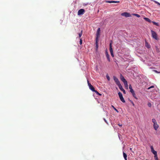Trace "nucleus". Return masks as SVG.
Here are the masks:
<instances>
[{
  "label": "nucleus",
  "instance_id": "1",
  "mask_svg": "<svg viewBox=\"0 0 160 160\" xmlns=\"http://www.w3.org/2000/svg\"><path fill=\"white\" fill-rule=\"evenodd\" d=\"M152 37L156 40H158V35L156 33L152 30H151Z\"/></svg>",
  "mask_w": 160,
  "mask_h": 160
},
{
  "label": "nucleus",
  "instance_id": "2",
  "mask_svg": "<svg viewBox=\"0 0 160 160\" xmlns=\"http://www.w3.org/2000/svg\"><path fill=\"white\" fill-rule=\"evenodd\" d=\"M118 94L119 96V98L121 100V101L125 103V101L123 98L122 95V93L120 92H119L118 93Z\"/></svg>",
  "mask_w": 160,
  "mask_h": 160
},
{
  "label": "nucleus",
  "instance_id": "3",
  "mask_svg": "<svg viewBox=\"0 0 160 160\" xmlns=\"http://www.w3.org/2000/svg\"><path fill=\"white\" fill-rule=\"evenodd\" d=\"M113 79L115 82H116V84L118 86H119L120 85H121L119 80L115 76H114Z\"/></svg>",
  "mask_w": 160,
  "mask_h": 160
},
{
  "label": "nucleus",
  "instance_id": "4",
  "mask_svg": "<svg viewBox=\"0 0 160 160\" xmlns=\"http://www.w3.org/2000/svg\"><path fill=\"white\" fill-rule=\"evenodd\" d=\"M85 12V11L83 9H81L78 10V15L83 14Z\"/></svg>",
  "mask_w": 160,
  "mask_h": 160
},
{
  "label": "nucleus",
  "instance_id": "5",
  "mask_svg": "<svg viewBox=\"0 0 160 160\" xmlns=\"http://www.w3.org/2000/svg\"><path fill=\"white\" fill-rule=\"evenodd\" d=\"M121 15L122 16H124L126 17H131V15L128 12H124L123 13H122L121 14Z\"/></svg>",
  "mask_w": 160,
  "mask_h": 160
},
{
  "label": "nucleus",
  "instance_id": "6",
  "mask_svg": "<svg viewBox=\"0 0 160 160\" xmlns=\"http://www.w3.org/2000/svg\"><path fill=\"white\" fill-rule=\"evenodd\" d=\"M100 28H98L97 32V34H96V39L98 40V38L100 37Z\"/></svg>",
  "mask_w": 160,
  "mask_h": 160
},
{
  "label": "nucleus",
  "instance_id": "7",
  "mask_svg": "<svg viewBox=\"0 0 160 160\" xmlns=\"http://www.w3.org/2000/svg\"><path fill=\"white\" fill-rule=\"evenodd\" d=\"M118 87L120 89L121 91H122L124 94H125L126 93L125 91L123 88L122 86L121 85H120L119 86H118Z\"/></svg>",
  "mask_w": 160,
  "mask_h": 160
},
{
  "label": "nucleus",
  "instance_id": "8",
  "mask_svg": "<svg viewBox=\"0 0 160 160\" xmlns=\"http://www.w3.org/2000/svg\"><path fill=\"white\" fill-rule=\"evenodd\" d=\"M120 78L121 80L123 82H125L127 81L124 78V77L122 75V74H121L120 75Z\"/></svg>",
  "mask_w": 160,
  "mask_h": 160
},
{
  "label": "nucleus",
  "instance_id": "9",
  "mask_svg": "<svg viewBox=\"0 0 160 160\" xmlns=\"http://www.w3.org/2000/svg\"><path fill=\"white\" fill-rule=\"evenodd\" d=\"M151 152H152V153L154 154V155H155V154H157V152L156 151H155L154 149H153V147L152 146H151Z\"/></svg>",
  "mask_w": 160,
  "mask_h": 160
},
{
  "label": "nucleus",
  "instance_id": "10",
  "mask_svg": "<svg viewBox=\"0 0 160 160\" xmlns=\"http://www.w3.org/2000/svg\"><path fill=\"white\" fill-rule=\"evenodd\" d=\"M98 40L97 39H96V50H98Z\"/></svg>",
  "mask_w": 160,
  "mask_h": 160
},
{
  "label": "nucleus",
  "instance_id": "11",
  "mask_svg": "<svg viewBox=\"0 0 160 160\" xmlns=\"http://www.w3.org/2000/svg\"><path fill=\"white\" fill-rule=\"evenodd\" d=\"M106 57L108 59V61L110 62V58H109V55L108 54V52H106Z\"/></svg>",
  "mask_w": 160,
  "mask_h": 160
},
{
  "label": "nucleus",
  "instance_id": "12",
  "mask_svg": "<svg viewBox=\"0 0 160 160\" xmlns=\"http://www.w3.org/2000/svg\"><path fill=\"white\" fill-rule=\"evenodd\" d=\"M154 128L155 130H157L158 127V125L157 124V123L154 124H153Z\"/></svg>",
  "mask_w": 160,
  "mask_h": 160
},
{
  "label": "nucleus",
  "instance_id": "13",
  "mask_svg": "<svg viewBox=\"0 0 160 160\" xmlns=\"http://www.w3.org/2000/svg\"><path fill=\"white\" fill-rule=\"evenodd\" d=\"M144 19L146 21L150 23H151L152 22V21L149 18H144Z\"/></svg>",
  "mask_w": 160,
  "mask_h": 160
},
{
  "label": "nucleus",
  "instance_id": "14",
  "mask_svg": "<svg viewBox=\"0 0 160 160\" xmlns=\"http://www.w3.org/2000/svg\"><path fill=\"white\" fill-rule=\"evenodd\" d=\"M109 47H110L109 49H110V52H113L112 48V43H110V45H109Z\"/></svg>",
  "mask_w": 160,
  "mask_h": 160
},
{
  "label": "nucleus",
  "instance_id": "15",
  "mask_svg": "<svg viewBox=\"0 0 160 160\" xmlns=\"http://www.w3.org/2000/svg\"><path fill=\"white\" fill-rule=\"evenodd\" d=\"M123 157L125 159V160H127V154L124 152H123Z\"/></svg>",
  "mask_w": 160,
  "mask_h": 160
},
{
  "label": "nucleus",
  "instance_id": "16",
  "mask_svg": "<svg viewBox=\"0 0 160 160\" xmlns=\"http://www.w3.org/2000/svg\"><path fill=\"white\" fill-rule=\"evenodd\" d=\"M125 87L127 89H128V82L127 81H126L125 82H123Z\"/></svg>",
  "mask_w": 160,
  "mask_h": 160
},
{
  "label": "nucleus",
  "instance_id": "17",
  "mask_svg": "<svg viewBox=\"0 0 160 160\" xmlns=\"http://www.w3.org/2000/svg\"><path fill=\"white\" fill-rule=\"evenodd\" d=\"M145 46L148 48H150V46L149 45L147 42H145Z\"/></svg>",
  "mask_w": 160,
  "mask_h": 160
},
{
  "label": "nucleus",
  "instance_id": "18",
  "mask_svg": "<svg viewBox=\"0 0 160 160\" xmlns=\"http://www.w3.org/2000/svg\"><path fill=\"white\" fill-rule=\"evenodd\" d=\"M89 89L92 91H93L95 90L94 88L92 85L90 86V87H89Z\"/></svg>",
  "mask_w": 160,
  "mask_h": 160
},
{
  "label": "nucleus",
  "instance_id": "19",
  "mask_svg": "<svg viewBox=\"0 0 160 160\" xmlns=\"http://www.w3.org/2000/svg\"><path fill=\"white\" fill-rule=\"evenodd\" d=\"M93 92H95L96 93V94L97 95H100V96L101 95V94L99 93L97 91H96V90H95Z\"/></svg>",
  "mask_w": 160,
  "mask_h": 160
},
{
  "label": "nucleus",
  "instance_id": "20",
  "mask_svg": "<svg viewBox=\"0 0 160 160\" xmlns=\"http://www.w3.org/2000/svg\"><path fill=\"white\" fill-rule=\"evenodd\" d=\"M82 30L81 31V32H80V33H78L79 38H80L82 36Z\"/></svg>",
  "mask_w": 160,
  "mask_h": 160
},
{
  "label": "nucleus",
  "instance_id": "21",
  "mask_svg": "<svg viewBox=\"0 0 160 160\" xmlns=\"http://www.w3.org/2000/svg\"><path fill=\"white\" fill-rule=\"evenodd\" d=\"M154 158L155 160H158L157 154L154 155Z\"/></svg>",
  "mask_w": 160,
  "mask_h": 160
},
{
  "label": "nucleus",
  "instance_id": "22",
  "mask_svg": "<svg viewBox=\"0 0 160 160\" xmlns=\"http://www.w3.org/2000/svg\"><path fill=\"white\" fill-rule=\"evenodd\" d=\"M132 15L135 16H136L137 17L139 18L140 17V16L137 14H133Z\"/></svg>",
  "mask_w": 160,
  "mask_h": 160
},
{
  "label": "nucleus",
  "instance_id": "23",
  "mask_svg": "<svg viewBox=\"0 0 160 160\" xmlns=\"http://www.w3.org/2000/svg\"><path fill=\"white\" fill-rule=\"evenodd\" d=\"M132 94L133 96L136 99H137V98L136 97V95L135 94V92H133V93H132Z\"/></svg>",
  "mask_w": 160,
  "mask_h": 160
},
{
  "label": "nucleus",
  "instance_id": "24",
  "mask_svg": "<svg viewBox=\"0 0 160 160\" xmlns=\"http://www.w3.org/2000/svg\"><path fill=\"white\" fill-rule=\"evenodd\" d=\"M152 122L153 123V124H155L157 123L155 119H152Z\"/></svg>",
  "mask_w": 160,
  "mask_h": 160
},
{
  "label": "nucleus",
  "instance_id": "25",
  "mask_svg": "<svg viewBox=\"0 0 160 160\" xmlns=\"http://www.w3.org/2000/svg\"><path fill=\"white\" fill-rule=\"evenodd\" d=\"M151 22H152L153 24L154 25H156V26H158V24L157 22H156L154 21H152Z\"/></svg>",
  "mask_w": 160,
  "mask_h": 160
},
{
  "label": "nucleus",
  "instance_id": "26",
  "mask_svg": "<svg viewBox=\"0 0 160 160\" xmlns=\"http://www.w3.org/2000/svg\"><path fill=\"white\" fill-rule=\"evenodd\" d=\"M106 77L108 81H109L110 80V77L108 74L106 75Z\"/></svg>",
  "mask_w": 160,
  "mask_h": 160
},
{
  "label": "nucleus",
  "instance_id": "27",
  "mask_svg": "<svg viewBox=\"0 0 160 160\" xmlns=\"http://www.w3.org/2000/svg\"><path fill=\"white\" fill-rule=\"evenodd\" d=\"M112 107L117 112H118V110L117 109H116L112 105Z\"/></svg>",
  "mask_w": 160,
  "mask_h": 160
},
{
  "label": "nucleus",
  "instance_id": "28",
  "mask_svg": "<svg viewBox=\"0 0 160 160\" xmlns=\"http://www.w3.org/2000/svg\"><path fill=\"white\" fill-rule=\"evenodd\" d=\"M87 82H88V85L89 87H90V86L92 85L89 83V81L88 80H87Z\"/></svg>",
  "mask_w": 160,
  "mask_h": 160
},
{
  "label": "nucleus",
  "instance_id": "29",
  "mask_svg": "<svg viewBox=\"0 0 160 160\" xmlns=\"http://www.w3.org/2000/svg\"><path fill=\"white\" fill-rule=\"evenodd\" d=\"M130 92H131L132 94V93H133V92H134V91L133 90V89H131L130 90Z\"/></svg>",
  "mask_w": 160,
  "mask_h": 160
},
{
  "label": "nucleus",
  "instance_id": "30",
  "mask_svg": "<svg viewBox=\"0 0 160 160\" xmlns=\"http://www.w3.org/2000/svg\"><path fill=\"white\" fill-rule=\"evenodd\" d=\"M148 106L149 107H151V104L150 102H148Z\"/></svg>",
  "mask_w": 160,
  "mask_h": 160
},
{
  "label": "nucleus",
  "instance_id": "31",
  "mask_svg": "<svg viewBox=\"0 0 160 160\" xmlns=\"http://www.w3.org/2000/svg\"><path fill=\"white\" fill-rule=\"evenodd\" d=\"M119 2H120L119 1H112V3H119Z\"/></svg>",
  "mask_w": 160,
  "mask_h": 160
},
{
  "label": "nucleus",
  "instance_id": "32",
  "mask_svg": "<svg viewBox=\"0 0 160 160\" xmlns=\"http://www.w3.org/2000/svg\"><path fill=\"white\" fill-rule=\"evenodd\" d=\"M154 88V86H152L149 87L148 88H147V89H150V88Z\"/></svg>",
  "mask_w": 160,
  "mask_h": 160
},
{
  "label": "nucleus",
  "instance_id": "33",
  "mask_svg": "<svg viewBox=\"0 0 160 160\" xmlns=\"http://www.w3.org/2000/svg\"><path fill=\"white\" fill-rule=\"evenodd\" d=\"M108 2L109 3H112V1H106L105 2Z\"/></svg>",
  "mask_w": 160,
  "mask_h": 160
},
{
  "label": "nucleus",
  "instance_id": "34",
  "mask_svg": "<svg viewBox=\"0 0 160 160\" xmlns=\"http://www.w3.org/2000/svg\"><path fill=\"white\" fill-rule=\"evenodd\" d=\"M111 53V56L112 57H114V54H113V52H110Z\"/></svg>",
  "mask_w": 160,
  "mask_h": 160
},
{
  "label": "nucleus",
  "instance_id": "35",
  "mask_svg": "<svg viewBox=\"0 0 160 160\" xmlns=\"http://www.w3.org/2000/svg\"><path fill=\"white\" fill-rule=\"evenodd\" d=\"M82 43V40L81 38L80 39V44L81 45Z\"/></svg>",
  "mask_w": 160,
  "mask_h": 160
},
{
  "label": "nucleus",
  "instance_id": "36",
  "mask_svg": "<svg viewBox=\"0 0 160 160\" xmlns=\"http://www.w3.org/2000/svg\"><path fill=\"white\" fill-rule=\"evenodd\" d=\"M129 88L130 89V90L131 89H132V86H131V85H130L129 86Z\"/></svg>",
  "mask_w": 160,
  "mask_h": 160
},
{
  "label": "nucleus",
  "instance_id": "37",
  "mask_svg": "<svg viewBox=\"0 0 160 160\" xmlns=\"http://www.w3.org/2000/svg\"><path fill=\"white\" fill-rule=\"evenodd\" d=\"M118 125L120 127H121L122 126V124H118Z\"/></svg>",
  "mask_w": 160,
  "mask_h": 160
},
{
  "label": "nucleus",
  "instance_id": "38",
  "mask_svg": "<svg viewBox=\"0 0 160 160\" xmlns=\"http://www.w3.org/2000/svg\"><path fill=\"white\" fill-rule=\"evenodd\" d=\"M132 102V105H133V106H134V103H133V102L132 101V102Z\"/></svg>",
  "mask_w": 160,
  "mask_h": 160
},
{
  "label": "nucleus",
  "instance_id": "39",
  "mask_svg": "<svg viewBox=\"0 0 160 160\" xmlns=\"http://www.w3.org/2000/svg\"><path fill=\"white\" fill-rule=\"evenodd\" d=\"M154 71L155 72H157V73H158V71H157V70H154Z\"/></svg>",
  "mask_w": 160,
  "mask_h": 160
},
{
  "label": "nucleus",
  "instance_id": "40",
  "mask_svg": "<svg viewBox=\"0 0 160 160\" xmlns=\"http://www.w3.org/2000/svg\"><path fill=\"white\" fill-rule=\"evenodd\" d=\"M104 121L105 122H106V123H107V121H106V120L105 119H104Z\"/></svg>",
  "mask_w": 160,
  "mask_h": 160
},
{
  "label": "nucleus",
  "instance_id": "41",
  "mask_svg": "<svg viewBox=\"0 0 160 160\" xmlns=\"http://www.w3.org/2000/svg\"><path fill=\"white\" fill-rule=\"evenodd\" d=\"M158 4H160L159 2H157Z\"/></svg>",
  "mask_w": 160,
  "mask_h": 160
},
{
  "label": "nucleus",
  "instance_id": "42",
  "mask_svg": "<svg viewBox=\"0 0 160 160\" xmlns=\"http://www.w3.org/2000/svg\"><path fill=\"white\" fill-rule=\"evenodd\" d=\"M130 150H132V148H130Z\"/></svg>",
  "mask_w": 160,
  "mask_h": 160
},
{
  "label": "nucleus",
  "instance_id": "43",
  "mask_svg": "<svg viewBox=\"0 0 160 160\" xmlns=\"http://www.w3.org/2000/svg\"><path fill=\"white\" fill-rule=\"evenodd\" d=\"M146 160H147V159H146Z\"/></svg>",
  "mask_w": 160,
  "mask_h": 160
}]
</instances>
